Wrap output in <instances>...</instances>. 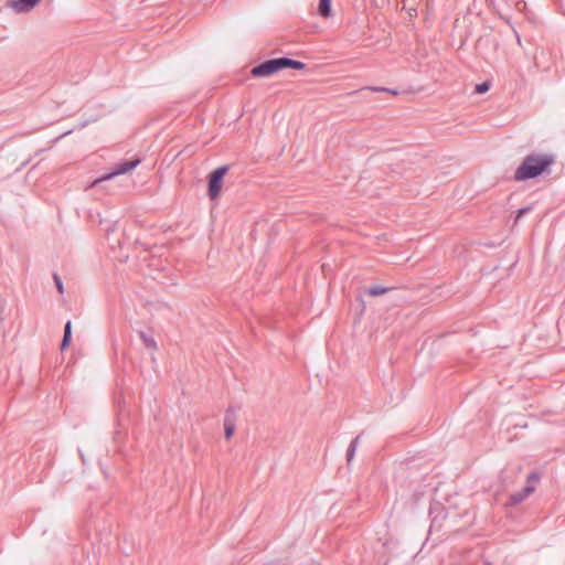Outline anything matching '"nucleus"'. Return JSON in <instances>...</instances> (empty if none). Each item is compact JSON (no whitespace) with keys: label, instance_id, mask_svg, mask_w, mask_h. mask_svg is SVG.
Here are the masks:
<instances>
[{"label":"nucleus","instance_id":"f257e3e1","mask_svg":"<svg viewBox=\"0 0 565 565\" xmlns=\"http://www.w3.org/2000/svg\"><path fill=\"white\" fill-rule=\"evenodd\" d=\"M553 163L554 157L552 154H529L515 170L514 180L525 181L534 179L547 171Z\"/></svg>","mask_w":565,"mask_h":565},{"label":"nucleus","instance_id":"f03ea898","mask_svg":"<svg viewBox=\"0 0 565 565\" xmlns=\"http://www.w3.org/2000/svg\"><path fill=\"white\" fill-rule=\"evenodd\" d=\"M306 64L289 57L267 60L250 70L254 77H268L284 68L303 70Z\"/></svg>","mask_w":565,"mask_h":565},{"label":"nucleus","instance_id":"7ed1b4c3","mask_svg":"<svg viewBox=\"0 0 565 565\" xmlns=\"http://www.w3.org/2000/svg\"><path fill=\"white\" fill-rule=\"evenodd\" d=\"M228 171V166H221L213 170L207 177V195L210 200H216L222 190L224 177Z\"/></svg>","mask_w":565,"mask_h":565},{"label":"nucleus","instance_id":"20e7f679","mask_svg":"<svg viewBox=\"0 0 565 565\" xmlns=\"http://www.w3.org/2000/svg\"><path fill=\"white\" fill-rule=\"evenodd\" d=\"M540 481V476L536 472H532L527 476L526 486L518 492H513L509 497L508 504L511 507L520 504L535 490V483Z\"/></svg>","mask_w":565,"mask_h":565},{"label":"nucleus","instance_id":"39448f33","mask_svg":"<svg viewBox=\"0 0 565 565\" xmlns=\"http://www.w3.org/2000/svg\"><path fill=\"white\" fill-rule=\"evenodd\" d=\"M139 163H140V159H131V160H127L124 162H119V163L115 164V167L111 169L110 172H108L105 175H103L102 178L95 180L93 185H95L102 181L113 179L114 177L127 173V172L134 170Z\"/></svg>","mask_w":565,"mask_h":565},{"label":"nucleus","instance_id":"423d86ee","mask_svg":"<svg viewBox=\"0 0 565 565\" xmlns=\"http://www.w3.org/2000/svg\"><path fill=\"white\" fill-rule=\"evenodd\" d=\"M41 0H14L11 7L18 13H25L31 11Z\"/></svg>","mask_w":565,"mask_h":565},{"label":"nucleus","instance_id":"0eeeda50","mask_svg":"<svg viewBox=\"0 0 565 565\" xmlns=\"http://www.w3.org/2000/svg\"><path fill=\"white\" fill-rule=\"evenodd\" d=\"M392 289H393L392 287H382L380 285H372L366 289L365 294L371 297H377V296L386 294L387 291H390Z\"/></svg>","mask_w":565,"mask_h":565},{"label":"nucleus","instance_id":"6e6552de","mask_svg":"<svg viewBox=\"0 0 565 565\" xmlns=\"http://www.w3.org/2000/svg\"><path fill=\"white\" fill-rule=\"evenodd\" d=\"M71 339H72V322L68 320L64 327V335H63V339L61 342V350H65L70 345Z\"/></svg>","mask_w":565,"mask_h":565},{"label":"nucleus","instance_id":"1a4fd4ad","mask_svg":"<svg viewBox=\"0 0 565 565\" xmlns=\"http://www.w3.org/2000/svg\"><path fill=\"white\" fill-rule=\"evenodd\" d=\"M318 13L322 18H329L331 15V0H319Z\"/></svg>","mask_w":565,"mask_h":565},{"label":"nucleus","instance_id":"9d476101","mask_svg":"<svg viewBox=\"0 0 565 565\" xmlns=\"http://www.w3.org/2000/svg\"><path fill=\"white\" fill-rule=\"evenodd\" d=\"M359 441H360V435H358L349 445L348 449H347V462L350 463L353 458H354V455H355V450L358 448V445H359Z\"/></svg>","mask_w":565,"mask_h":565},{"label":"nucleus","instance_id":"9b49d317","mask_svg":"<svg viewBox=\"0 0 565 565\" xmlns=\"http://www.w3.org/2000/svg\"><path fill=\"white\" fill-rule=\"evenodd\" d=\"M139 337L142 340L146 348L151 349V350H157V342L154 341V339L152 337H149L143 331L139 332Z\"/></svg>","mask_w":565,"mask_h":565},{"label":"nucleus","instance_id":"f8f14e48","mask_svg":"<svg viewBox=\"0 0 565 565\" xmlns=\"http://www.w3.org/2000/svg\"><path fill=\"white\" fill-rule=\"evenodd\" d=\"M235 422H236V412L234 408L230 407L225 412L224 424H228V423L235 424Z\"/></svg>","mask_w":565,"mask_h":565},{"label":"nucleus","instance_id":"ddd939ff","mask_svg":"<svg viewBox=\"0 0 565 565\" xmlns=\"http://www.w3.org/2000/svg\"><path fill=\"white\" fill-rule=\"evenodd\" d=\"M235 433V424H224V435L226 439H230Z\"/></svg>","mask_w":565,"mask_h":565},{"label":"nucleus","instance_id":"4468645a","mask_svg":"<svg viewBox=\"0 0 565 565\" xmlns=\"http://www.w3.org/2000/svg\"><path fill=\"white\" fill-rule=\"evenodd\" d=\"M489 89H490V83L483 82L476 86L475 92L477 94H483V93H487Z\"/></svg>","mask_w":565,"mask_h":565},{"label":"nucleus","instance_id":"2eb2a0df","mask_svg":"<svg viewBox=\"0 0 565 565\" xmlns=\"http://www.w3.org/2000/svg\"><path fill=\"white\" fill-rule=\"evenodd\" d=\"M53 279H54V282H55V286H56L58 292L63 294L64 292V287H63V282H62L61 277L56 273H54L53 274Z\"/></svg>","mask_w":565,"mask_h":565},{"label":"nucleus","instance_id":"dca6fc26","mask_svg":"<svg viewBox=\"0 0 565 565\" xmlns=\"http://www.w3.org/2000/svg\"><path fill=\"white\" fill-rule=\"evenodd\" d=\"M366 88L370 90H373V92H388L393 95H397V90L388 89V88H384V87L371 86V87H366Z\"/></svg>","mask_w":565,"mask_h":565},{"label":"nucleus","instance_id":"f3484780","mask_svg":"<svg viewBox=\"0 0 565 565\" xmlns=\"http://www.w3.org/2000/svg\"><path fill=\"white\" fill-rule=\"evenodd\" d=\"M531 211V207H522L518 211L515 222H518L524 214L529 213Z\"/></svg>","mask_w":565,"mask_h":565}]
</instances>
